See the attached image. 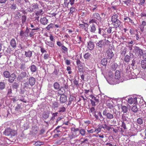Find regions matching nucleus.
<instances>
[{
  "instance_id": "f257e3e1",
  "label": "nucleus",
  "mask_w": 146,
  "mask_h": 146,
  "mask_svg": "<svg viewBox=\"0 0 146 146\" xmlns=\"http://www.w3.org/2000/svg\"><path fill=\"white\" fill-rule=\"evenodd\" d=\"M119 14H115L111 17V24L113 26V28H117L119 27L121 24V22L119 19Z\"/></svg>"
},
{
  "instance_id": "f03ea898",
  "label": "nucleus",
  "mask_w": 146,
  "mask_h": 146,
  "mask_svg": "<svg viewBox=\"0 0 146 146\" xmlns=\"http://www.w3.org/2000/svg\"><path fill=\"white\" fill-rule=\"evenodd\" d=\"M17 133L15 130H12L10 128H7L5 129L3 132L4 135L7 136H14Z\"/></svg>"
},
{
  "instance_id": "7ed1b4c3",
  "label": "nucleus",
  "mask_w": 146,
  "mask_h": 146,
  "mask_svg": "<svg viewBox=\"0 0 146 146\" xmlns=\"http://www.w3.org/2000/svg\"><path fill=\"white\" fill-rule=\"evenodd\" d=\"M108 109L106 108L103 112V114L106 117L107 119H111L115 118L116 116L113 113L108 112Z\"/></svg>"
},
{
  "instance_id": "20e7f679",
  "label": "nucleus",
  "mask_w": 146,
  "mask_h": 146,
  "mask_svg": "<svg viewBox=\"0 0 146 146\" xmlns=\"http://www.w3.org/2000/svg\"><path fill=\"white\" fill-rule=\"evenodd\" d=\"M27 75V73L26 72H22L17 77V79L18 81L20 82H23L25 80H24L25 78Z\"/></svg>"
},
{
  "instance_id": "39448f33",
  "label": "nucleus",
  "mask_w": 146,
  "mask_h": 146,
  "mask_svg": "<svg viewBox=\"0 0 146 146\" xmlns=\"http://www.w3.org/2000/svg\"><path fill=\"white\" fill-rule=\"evenodd\" d=\"M75 1V0H64V5L65 7H68L69 4L72 5Z\"/></svg>"
},
{
  "instance_id": "423d86ee",
  "label": "nucleus",
  "mask_w": 146,
  "mask_h": 146,
  "mask_svg": "<svg viewBox=\"0 0 146 146\" xmlns=\"http://www.w3.org/2000/svg\"><path fill=\"white\" fill-rule=\"evenodd\" d=\"M87 47L90 50H92L94 48V44L93 42L90 40L87 43Z\"/></svg>"
},
{
  "instance_id": "0eeeda50",
  "label": "nucleus",
  "mask_w": 146,
  "mask_h": 146,
  "mask_svg": "<svg viewBox=\"0 0 146 146\" xmlns=\"http://www.w3.org/2000/svg\"><path fill=\"white\" fill-rule=\"evenodd\" d=\"M36 82L35 79L32 76L29 78L28 80V84L32 87L35 85Z\"/></svg>"
},
{
  "instance_id": "6e6552de",
  "label": "nucleus",
  "mask_w": 146,
  "mask_h": 146,
  "mask_svg": "<svg viewBox=\"0 0 146 146\" xmlns=\"http://www.w3.org/2000/svg\"><path fill=\"white\" fill-rule=\"evenodd\" d=\"M16 75L14 73L10 74L8 80V81L10 83H12L16 78Z\"/></svg>"
},
{
  "instance_id": "1a4fd4ad",
  "label": "nucleus",
  "mask_w": 146,
  "mask_h": 146,
  "mask_svg": "<svg viewBox=\"0 0 146 146\" xmlns=\"http://www.w3.org/2000/svg\"><path fill=\"white\" fill-rule=\"evenodd\" d=\"M60 100L61 103H65L67 100V96L63 94H61L60 95Z\"/></svg>"
},
{
  "instance_id": "9d476101",
  "label": "nucleus",
  "mask_w": 146,
  "mask_h": 146,
  "mask_svg": "<svg viewBox=\"0 0 146 146\" xmlns=\"http://www.w3.org/2000/svg\"><path fill=\"white\" fill-rule=\"evenodd\" d=\"M106 44V43L104 42L103 40H101L96 43V47L97 48H101L104 47Z\"/></svg>"
},
{
  "instance_id": "9b49d317",
  "label": "nucleus",
  "mask_w": 146,
  "mask_h": 146,
  "mask_svg": "<svg viewBox=\"0 0 146 146\" xmlns=\"http://www.w3.org/2000/svg\"><path fill=\"white\" fill-rule=\"evenodd\" d=\"M49 116V113L48 111L44 112L42 114V119L43 120L46 119Z\"/></svg>"
},
{
  "instance_id": "f8f14e48",
  "label": "nucleus",
  "mask_w": 146,
  "mask_h": 146,
  "mask_svg": "<svg viewBox=\"0 0 146 146\" xmlns=\"http://www.w3.org/2000/svg\"><path fill=\"white\" fill-rule=\"evenodd\" d=\"M29 68L32 73H33L36 72L38 69L37 67L34 64L31 65Z\"/></svg>"
},
{
  "instance_id": "ddd939ff",
  "label": "nucleus",
  "mask_w": 146,
  "mask_h": 146,
  "mask_svg": "<svg viewBox=\"0 0 146 146\" xmlns=\"http://www.w3.org/2000/svg\"><path fill=\"white\" fill-rule=\"evenodd\" d=\"M105 31L104 29H101L100 28H99L98 29V33L99 34H100L102 36H103L104 37H107V35L106 33H105Z\"/></svg>"
},
{
  "instance_id": "4468645a",
  "label": "nucleus",
  "mask_w": 146,
  "mask_h": 146,
  "mask_svg": "<svg viewBox=\"0 0 146 146\" xmlns=\"http://www.w3.org/2000/svg\"><path fill=\"white\" fill-rule=\"evenodd\" d=\"M10 44L13 48H15L17 46L16 40L14 38H12L10 41Z\"/></svg>"
},
{
  "instance_id": "2eb2a0df",
  "label": "nucleus",
  "mask_w": 146,
  "mask_h": 146,
  "mask_svg": "<svg viewBox=\"0 0 146 146\" xmlns=\"http://www.w3.org/2000/svg\"><path fill=\"white\" fill-rule=\"evenodd\" d=\"M31 29L32 30V31L30 33L29 36L31 37L36 34V33H35V31H34L38 30L39 29V28L37 27H35V28L32 29Z\"/></svg>"
},
{
  "instance_id": "dca6fc26",
  "label": "nucleus",
  "mask_w": 146,
  "mask_h": 146,
  "mask_svg": "<svg viewBox=\"0 0 146 146\" xmlns=\"http://www.w3.org/2000/svg\"><path fill=\"white\" fill-rule=\"evenodd\" d=\"M53 87L56 90H61V88H60V85L57 82H55L53 84Z\"/></svg>"
},
{
  "instance_id": "f3484780",
  "label": "nucleus",
  "mask_w": 146,
  "mask_h": 146,
  "mask_svg": "<svg viewBox=\"0 0 146 146\" xmlns=\"http://www.w3.org/2000/svg\"><path fill=\"white\" fill-rule=\"evenodd\" d=\"M40 22L42 25H45L48 23V20L46 17H43L40 19Z\"/></svg>"
},
{
  "instance_id": "a211bd4d",
  "label": "nucleus",
  "mask_w": 146,
  "mask_h": 146,
  "mask_svg": "<svg viewBox=\"0 0 146 146\" xmlns=\"http://www.w3.org/2000/svg\"><path fill=\"white\" fill-rule=\"evenodd\" d=\"M113 55V53L111 50L108 51L107 52V56L108 59H111Z\"/></svg>"
},
{
  "instance_id": "6ab92c4d",
  "label": "nucleus",
  "mask_w": 146,
  "mask_h": 146,
  "mask_svg": "<svg viewBox=\"0 0 146 146\" xmlns=\"http://www.w3.org/2000/svg\"><path fill=\"white\" fill-rule=\"evenodd\" d=\"M32 52L29 50V51L27 52L25 51V55L26 57L30 58L32 56Z\"/></svg>"
},
{
  "instance_id": "aec40b11",
  "label": "nucleus",
  "mask_w": 146,
  "mask_h": 146,
  "mask_svg": "<svg viewBox=\"0 0 146 146\" xmlns=\"http://www.w3.org/2000/svg\"><path fill=\"white\" fill-rule=\"evenodd\" d=\"M141 66L143 69H145L146 68V60H144L141 61Z\"/></svg>"
},
{
  "instance_id": "412c9836",
  "label": "nucleus",
  "mask_w": 146,
  "mask_h": 146,
  "mask_svg": "<svg viewBox=\"0 0 146 146\" xmlns=\"http://www.w3.org/2000/svg\"><path fill=\"white\" fill-rule=\"evenodd\" d=\"M12 10L14 11L17 9V7L16 3H13L12 4H10V6L9 7Z\"/></svg>"
},
{
  "instance_id": "4be33fe9",
  "label": "nucleus",
  "mask_w": 146,
  "mask_h": 146,
  "mask_svg": "<svg viewBox=\"0 0 146 146\" xmlns=\"http://www.w3.org/2000/svg\"><path fill=\"white\" fill-rule=\"evenodd\" d=\"M29 122L28 121L26 122L24 124L23 128L24 130H27L29 128Z\"/></svg>"
},
{
  "instance_id": "5701e85b",
  "label": "nucleus",
  "mask_w": 146,
  "mask_h": 146,
  "mask_svg": "<svg viewBox=\"0 0 146 146\" xmlns=\"http://www.w3.org/2000/svg\"><path fill=\"white\" fill-rule=\"evenodd\" d=\"M139 109L136 105L133 106L131 108V111L134 113H137L139 111Z\"/></svg>"
},
{
  "instance_id": "b1692460",
  "label": "nucleus",
  "mask_w": 146,
  "mask_h": 146,
  "mask_svg": "<svg viewBox=\"0 0 146 146\" xmlns=\"http://www.w3.org/2000/svg\"><path fill=\"white\" fill-rule=\"evenodd\" d=\"M4 77L6 78H8L10 75V73L7 71H5L3 73Z\"/></svg>"
},
{
  "instance_id": "393cba45",
  "label": "nucleus",
  "mask_w": 146,
  "mask_h": 146,
  "mask_svg": "<svg viewBox=\"0 0 146 146\" xmlns=\"http://www.w3.org/2000/svg\"><path fill=\"white\" fill-rule=\"evenodd\" d=\"M6 83L4 82H0V90H2L5 88Z\"/></svg>"
},
{
  "instance_id": "a878e982",
  "label": "nucleus",
  "mask_w": 146,
  "mask_h": 146,
  "mask_svg": "<svg viewBox=\"0 0 146 146\" xmlns=\"http://www.w3.org/2000/svg\"><path fill=\"white\" fill-rule=\"evenodd\" d=\"M19 66V68L21 70H24L26 68V65L25 63L20 64Z\"/></svg>"
},
{
  "instance_id": "bb28decb",
  "label": "nucleus",
  "mask_w": 146,
  "mask_h": 146,
  "mask_svg": "<svg viewBox=\"0 0 146 146\" xmlns=\"http://www.w3.org/2000/svg\"><path fill=\"white\" fill-rule=\"evenodd\" d=\"M107 63V60L106 58H104L100 62V64H102L103 66H106Z\"/></svg>"
},
{
  "instance_id": "cd10ccee",
  "label": "nucleus",
  "mask_w": 146,
  "mask_h": 146,
  "mask_svg": "<svg viewBox=\"0 0 146 146\" xmlns=\"http://www.w3.org/2000/svg\"><path fill=\"white\" fill-rule=\"evenodd\" d=\"M93 17L96 18L99 20H101V18L100 16V15L98 13H95L93 14Z\"/></svg>"
},
{
  "instance_id": "c85d7f7f",
  "label": "nucleus",
  "mask_w": 146,
  "mask_h": 146,
  "mask_svg": "<svg viewBox=\"0 0 146 146\" xmlns=\"http://www.w3.org/2000/svg\"><path fill=\"white\" fill-rule=\"evenodd\" d=\"M96 30V28L95 25L94 24H92L90 26V32L92 33H95Z\"/></svg>"
},
{
  "instance_id": "c756f323",
  "label": "nucleus",
  "mask_w": 146,
  "mask_h": 146,
  "mask_svg": "<svg viewBox=\"0 0 146 146\" xmlns=\"http://www.w3.org/2000/svg\"><path fill=\"white\" fill-rule=\"evenodd\" d=\"M120 77V74L119 71L117 70L115 72V78L119 79Z\"/></svg>"
},
{
  "instance_id": "7c9ffc66",
  "label": "nucleus",
  "mask_w": 146,
  "mask_h": 146,
  "mask_svg": "<svg viewBox=\"0 0 146 146\" xmlns=\"http://www.w3.org/2000/svg\"><path fill=\"white\" fill-rule=\"evenodd\" d=\"M133 48L134 49L133 50V52L135 54L137 53L140 49L139 47L137 46H134Z\"/></svg>"
},
{
  "instance_id": "2f4dec72",
  "label": "nucleus",
  "mask_w": 146,
  "mask_h": 146,
  "mask_svg": "<svg viewBox=\"0 0 146 146\" xmlns=\"http://www.w3.org/2000/svg\"><path fill=\"white\" fill-rule=\"evenodd\" d=\"M92 55L89 52H87L84 55V57L85 59H88L91 57Z\"/></svg>"
},
{
  "instance_id": "473e14b6",
  "label": "nucleus",
  "mask_w": 146,
  "mask_h": 146,
  "mask_svg": "<svg viewBox=\"0 0 146 146\" xmlns=\"http://www.w3.org/2000/svg\"><path fill=\"white\" fill-rule=\"evenodd\" d=\"M90 96L92 98V99H91V100H92L94 101H95V102H96L97 103L99 102V100L96 97H95L92 95H90Z\"/></svg>"
},
{
  "instance_id": "72a5a7b5",
  "label": "nucleus",
  "mask_w": 146,
  "mask_h": 146,
  "mask_svg": "<svg viewBox=\"0 0 146 146\" xmlns=\"http://www.w3.org/2000/svg\"><path fill=\"white\" fill-rule=\"evenodd\" d=\"M107 106L108 108L110 109H112L114 108V106L113 105V102H107Z\"/></svg>"
},
{
  "instance_id": "f704fd0d",
  "label": "nucleus",
  "mask_w": 146,
  "mask_h": 146,
  "mask_svg": "<svg viewBox=\"0 0 146 146\" xmlns=\"http://www.w3.org/2000/svg\"><path fill=\"white\" fill-rule=\"evenodd\" d=\"M19 86V84L17 82H14L12 85V88L13 89H17L18 88Z\"/></svg>"
},
{
  "instance_id": "c9c22d12",
  "label": "nucleus",
  "mask_w": 146,
  "mask_h": 146,
  "mask_svg": "<svg viewBox=\"0 0 146 146\" xmlns=\"http://www.w3.org/2000/svg\"><path fill=\"white\" fill-rule=\"evenodd\" d=\"M45 44L49 46L50 47H53L54 46V44L52 42L50 41H46L45 42Z\"/></svg>"
},
{
  "instance_id": "e433bc0d",
  "label": "nucleus",
  "mask_w": 146,
  "mask_h": 146,
  "mask_svg": "<svg viewBox=\"0 0 146 146\" xmlns=\"http://www.w3.org/2000/svg\"><path fill=\"white\" fill-rule=\"evenodd\" d=\"M103 125V128L106 129L108 131L110 130V129H111L112 128L113 129V127H110L109 126L105 124Z\"/></svg>"
},
{
  "instance_id": "4c0bfd02",
  "label": "nucleus",
  "mask_w": 146,
  "mask_h": 146,
  "mask_svg": "<svg viewBox=\"0 0 146 146\" xmlns=\"http://www.w3.org/2000/svg\"><path fill=\"white\" fill-rule=\"evenodd\" d=\"M60 127V126H58L54 130V132L55 133H60V135H61V131L59 129V128Z\"/></svg>"
},
{
  "instance_id": "58836bf2",
  "label": "nucleus",
  "mask_w": 146,
  "mask_h": 146,
  "mask_svg": "<svg viewBox=\"0 0 146 146\" xmlns=\"http://www.w3.org/2000/svg\"><path fill=\"white\" fill-rule=\"evenodd\" d=\"M58 110V111L60 113H63L65 112L66 110V108L63 106L59 108Z\"/></svg>"
},
{
  "instance_id": "ea45409f",
  "label": "nucleus",
  "mask_w": 146,
  "mask_h": 146,
  "mask_svg": "<svg viewBox=\"0 0 146 146\" xmlns=\"http://www.w3.org/2000/svg\"><path fill=\"white\" fill-rule=\"evenodd\" d=\"M121 109L124 113H126L128 111L127 107L124 106H122Z\"/></svg>"
},
{
  "instance_id": "a19ab883",
  "label": "nucleus",
  "mask_w": 146,
  "mask_h": 146,
  "mask_svg": "<svg viewBox=\"0 0 146 146\" xmlns=\"http://www.w3.org/2000/svg\"><path fill=\"white\" fill-rule=\"evenodd\" d=\"M59 105V104L58 102H55L53 103L52 106L54 109H55V108H57Z\"/></svg>"
},
{
  "instance_id": "79ce46f5",
  "label": "nucleus",
  "mask_w": 146,
  "mask_h": 146,
  "mask_svg": "<svg viewBox=\"0 0 146 146\" xmlns=\"http://www.w3.org/2000/svg\"><path fill=\"white\" fill-rule=\"evenodd\" d=\"M130 56L128 55H126L125 57L124 58V61L125 62H128L129 61Z\"/></svg>"
},
{
  "instance_id": "37998d69",
  "label": "nucleus",
  "mask_w": 146,
  "mask_h": 146,
  "mask_svg": "<svg viewBox=\"0 0 146 146\" xmlns=\"http://www.w3.org/2000/svg\"><path fill=\"white\" fill-rule=\"evenodd\" d=\"M79 133L82 136H84L86 133V131L84 129H81L80 130Z\"/></svg>"
},
{
  "instance_id": "c03bdc74",
  "label": "nucleus",
  "mask_w": 146,
  "mask_h": 146,
  "mask_svg": "<svg viewBox=\"0 0 146 146\" xmlns=\"http://www.w3.org/2000/svg\"><path fill=\"white\" fill-rule=\"evenodd\" d=\"M75 11V8L74 7H72L70 8V12L69 13V14H71L73 13Z\"/></svg>"
},
{
  "instance_id": "a18cd8bd",
  "label": "nucleus",
  "mask_w": 146,
  "mask_h": 146,
  "mask_svg": "<svg viewBox=\"0 0 146 146\" xmlns=\"http://www.w3.org/2000/svg\"><path fill=\"white\" fill-rule=\"evenodd\" d=\"M93 116L95 117L97 120H100V119L98 116L97 111H95L94 112L93 114Z\"/></svg>"
},
{
  "instance_id": "49530a36",
  "label": "nucleus",
  "mask_w": 146,
  "mask_h": 146,
  "mask_svg": "<svg viewBox=\"0 0 146 146\" xmlns=\"http://www.w3.org/2000/svg\"><path fill=\"white\" fill-rule=\"evenodd\" d=\"M118 67V65L116 63H114L112 66V70H115Z\"/></svg>"
},
{
  "instance_id": "de8ad7c7",
  "label": "nucleus",
  "mask_w": 146,
  "mask_h": 146,
  "mask_svg": "<svg viewBox=\"0 0 146 146\" xmlns=\"http://www.w3.org/2000/svg\"><path fill=\"white\" fill-rule=\"evenodd\" d=\"M64 88L65 89H67L68 88V86L67 84V82H66L65 80H64V83L63 84Z\"/></svg>"
},
{
  "instance_id": "09e8293b",
  "label": "nucleus",
  "mask_w": 146,
  "mask_h": 146,
  "mask_svg": "<svg viewBox=\"0 0 146 146\" xmlns=\"http://www.w3.org/2000/svg\"><path fill=\"white\" fill-rule=\"evenodd\" d=\"M73 83L74 85H75L77 88H78L79 86V85L78 83V81L76 79H75Z\"/></svg>"
},
{
  "instance_id": "8fccbe9b",
  "label": "nucleus",
  "mask_w": 146,
  "mask_h": 146,
  "mask_svg": "<svg viewBox=\"0 0 146 146\" xmlns=\"http://www.w3.org/2000/svg\"><path fill=\"white\" fill-rule=\"evenodd\" d=\"M143 54V50L140 48L139 50L137 53L138 55L140 57H141Z\"/></svg>"
},
{
  "instance_id": "3c124183",
  "label": "nucleus",
  "mask_w": 146,
  "mask_h": 146,
  "mask_svg": "<svg viewBox=\"0 0 146 146\" xmlns=\"http://www.w3.org/2000/svg\"><path fill=\"white\" fill-rule=\"evenodd\" d=\"M77 38L78 39V40L77 41V42L78 44H80L81 42H82V38L80 36H77Z\"/></svg>"
},
{
  "instance_id": "603ef678",
  "label": "nucleus",
  "mask_w": 146,
  "mask_h": 146,
  "mask_svg": "<svg viewBox=\"0 0 146 146\" xmlns=\"http://www.w3.org/2000/svg\"><path fill=\"white\" fill-rule=\"evenodd\" d=\"M97 113L98 114V116L100 119V121L101 120V119H104L103 116L101 112L100 111H97Z\"/></svg>"
},
{
  "instance_id": "864d4df0",
  "label": "nucleus",
  "mask_w": 146,
  "mask_h": 146,
  "mask_svg": "<svg viewBox=\"0 0 146 146\" xmlns=\"http://www.w3.org/2000/svg\"><path fill=\"white\" fill-rule=\"evenodd\" d=\"M21 106L20 104H18L17 106L15 107V110L16 111H18L21 108Z\"/></svg>"
},
{
  "instance_id": "5fc2aeb1",
  "label": "nucleus",
  "mask_w": 146,
  "mask_h": 146,
  "mask_svg": "<svg viewBox=\"0 0 146 146\" xmlns=\"http://www.w3.org/2000/svg\"><path fill=\"white\" fill-rule=\"evenodd\" d=\"M137 123L140 125L142 124L143 123L142 119L140 118H138L137 119Z\"/></svg>"
},
{
  "instance_id": "6e6d98bb",
  "label": "nucleus",
  "mask_w": 146,
  "mask_h": 146,
  "mask_svg": "<svg viewBox=\"0 0 146 146\" xmlns=\"http://www.w3.org/2000/svg\"><path fill=\"white\" fill-rule=\"evenodd\" d=\"M33 7V9H37L38 8V5L35 3H33L32 5Z\"/></svg>"
},
{
  "instance_id": "4d7b16f0",
  "label": "nucleus",
  "mask_w": 146,
  "mask_h": 146,
  "mask_svg": "<svg viewBox=\"0 0 146 146\" xmlns=\"http://www.w3.org/2000/svg\"><path fill=\"white\" fill-rule=\"evenodd\" d=\"M53 24L52 23H51L49 25H48L46 28L47 30H50V28H53Z\"/></svg>"
},
{
  "instance_id": "13d9d810",
  "label": "nucleus",
  "mask_w": 146,
  "mask_h": 146,
  "mask_svg": "<svg viewBox=\"0 0 146 146\" xmlns=\"http://www.w3.org/2000/svg\"><path fill=\"white\" fill-rule=\"evenodd\" d=\"M22 21L23 23L25 22L26 19V17L25 15L22 16L21 17Z\"/></svg>"
},
{
  "instance_id": "bf43d9fd",
  "label": "nucleus",
  "mask_w": 146,
  "mask_h": 146,
  "mask_svg": "<svg viewBox=\"0 0 146 146\" xmlns=\"http://www.w3.org/2000/svg\"><path fill=\"white\" fill-rule=\"evenodd\" d=\"M121 126L124 129H127L126 127V124L125 123L124 121H122V125Z\"/></svg>"
},
{
  "instance_id": "052dcab7",
  "label": "nucleus",
  "mask_w": 146,
  "mask_h": 146,
  "mask_svg": "<svg viewBox=\"0 0 146 146\" xmlns=\"http://www.w3.org/2000/svg\"><path fill=\"white\" fill-rule=\"evenodd\" d=\"M90 101L91 102V104L93 107H95L96 106V103L95 101H94L93 100L90 99Z\"/></svg>"
},
{
  "instance_id": "680f3d73",
  "label": "nucleus",
  "mask_w": 146,
  "mask_h": 146,
  "mask_svg": "<svg viewBox=\"0 0 146 146\" xmlns=\"http://www.w3.org/2000/svg\"><path fill=\"white\" fill-rule=\"evenodd\" d=\"M113 28L111 27H109L107 30V32L108 33L110 34L111 33L112 31V28Z\"/></svg>"
},
{
  "instance_id": "e2e57ef3",
  "label": "nucleus",
  "mask_w": 146,
  "mask_h": 146,
  "mask_svg": "<svg viewBox=\"0 0 146 146\" xmlns=\"http://www.w3.org/2000/svg\"><path fill=\"white\" fill-rule=\"evenodd\" d=\"M42 11H43L42 9H40L39 10L37 11L35 13V14L36 16H38L40 15V14L41 13Z\"/></svg>"
},
{
  "instance_id": "0e129e2a",
  "label": "nucleus",
  "mask_w": 146,
  "mask_h": 146,
  "mask_svg": "<svg viewBox=\"0 0 146 146\" xmlns=\"http://www.w3.org/2000/svg\"><path fill=\"white\" fill-rule=\"evenodd\" d=\"M135 62V63H137V64H139V58L137 57H135L133 59Z\"/></svg>"
},
{
  "instance_id": "69168bd1",
  "label": "nucleus",
  "mask_w": 146,
  "mask_h": 146,
  "mask_svg": "<svg viewBox=\"0 0 146 146\" xmlns=\"http://www.w3.org/2000/svg\"><path fill=\"white\" fill-rule=\"evenodd\" d=\"M61 48H62V50H63L67 52L68 50V49L64 45L62 46H61Z\"/></svg>"
},
{
  "instance_id": "338daca9",
  "label": "nucleus",
  "mask_w": 146,
  "mask_h": 146,
  "mask_svg": "<svg viewBox=\"0 0 146 146\" xmlns=\"http://www.w3.org/2000/svg\"><path fill=\"white\" fill-rule=\"evenodd\" d=\"M50 39V40L52 42L55 41V39L54 38L53 36L52 35H50V36H49Z\"/></svg>"
},
{
  "instance_id": "774afa93",
  "label": "nucleus",
  "mask_w": 146,
  "mask_h": 146,
  "mask_svg": "<svg viewBox=\"0 0 146 146\" xmlns=\"http://www.w3.org/2000/svg\"><path fill=\"white\" fill-rule=\"evenodd\" d=\"M123 2L124 3L126 4L127 5H128V4L129 2L131 1L130 0H123Z\"/></svg>"
}]
</instances>
